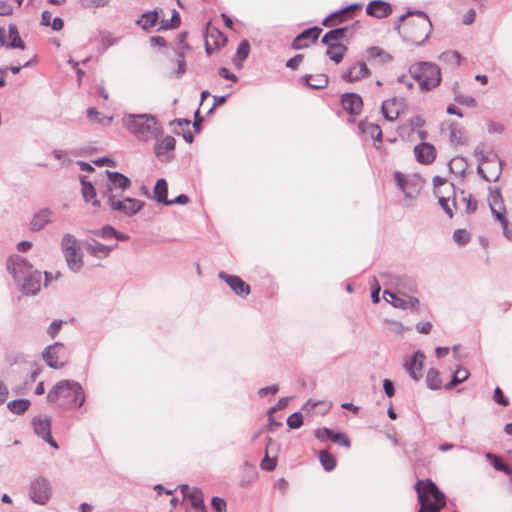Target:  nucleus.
<instances>
[{
	"mask_svg": "<svg viewBox=\"0 0 512 512\" xmlns=\"http://www.w3.org/2000/svg\"><path fill=\"white\" fill-rule=\"evenodd\" d=\"M470 373L466 368L459 367L452 375L449 382L446 384H461L466 381Z\"/></svg>",
	"mask_w": 512,
	"mask_h": 512,
	"instance_id": "3c124183",
	"label": "nucleus"
},
{
	"mask_svg": "<svg viewBox=\"0 0 512 512\" xmlns=\"http://www.w3.org/2000/svg\"><path fill=\"white\" fill-rule=\"evenodd\" d=\"M493 399L497 404L507 406L509 404L508 398L504 395L499 386H496L493 394Z\"/></svg>",
	"mask_w": 512,
	"mask_h": 512,
	"instance_id": "680f3d73",
	"label": "nucleus"
},
{
	"mask_svg": "<svg viewBox=\"0 0 512 512\" xmlns=\"http://www.w3.org/2000/svg\"><path fill=\"white\" fill-rule=\"evenodd\" d=\"M30 401L28 399H17L7 403L9 411L16 415H21L28 410Z\"/></svg>",
	"mask_w": 512,
	"mask_h": 512,
	"instance_id": "79ce46f5",
	"label": "nucleus"
},
{
	"mask_svg": "<svg viewBox=\"0 0 512 512\" xmlns=\"http://www.w3.org/2000/svg\"><path fill=\"white\" fill-rule=\"evenodd\" d=\"M358 128L363 134H367L372 139H374L375 143H382V130L378 124L369 122L367 120H361L358 124ZM375 146L378 148L376 144Z\"/></svg>",
	"mask_w": 512,
	"mask_h": 512,
	"instance_id": "c756f323",
	"label": "nucleus"
},
{
	"mask_svg": "<svg viewBox=\"0 0 512 512\" xmlns=\"http://www.w3.org/2000/svg\"><path fill=\"white\" fill-rule=\"evenodd\" d=\"M214 34L217 36V40H215V48L219 49L221 46H224L227 42L226 37L216 28L211 29L210 36L214 38Z\"/></svg>",
	"mask_w": 512,
	"mask_h": 512,
	"instance_id": "69168bd1",
	"label": "nucleus"
},
{
	"mask_svg": "<svg viewBox=\"0 0 512 512\" xmlns=\"http://www.w3.org/2000/svg\"><path fill=\"white\" fill-rule=\"evenodd\" d=\"M416 160L421 164H431L436 158L435 147L428 142H421L414 147Z\"/></svg>",
	"mask_w": 512,
	"mask_h": 512,
	"instance_id": "5701e85b",
	"label": "nucleus"
},
{
	"mask_svg": "<svg viewBox=\"0 0 512 512\" xmlns=\"http://www.w3.org/2000/svg\"><path fill=\"white\" fill-rule=\"evenodd\" d=\"M279 449V444L275 442L271 437L266 438V451L265 457L261 461V468L265 471H272L276 467V457L271 458L269 453L271 451H277Z\"/></svg>",
	"mask_w": 512,
	"mask_h": 512,
	"instance_id": "c85d7f7f",
	"label": "nucleus"
},
{
	"mask_svg": "<svg viewBox=\"0 0 512 512\" xmlns=\"http://www.w3.org/2000/svg\"><path fill=\"white\" fill-rule=\"evenodd\" d=\"M154 199L163 205L168 203V184L164 178H160L156 181L153 189Z\"/></svg>",
	"mask_w": 512,
	"mask_h": 512,
	"instance_id": "c9c22d12",
	"label": "nucleus"
},
{
	"mask_svg": "<svg viewBox=\"0 0 512 512\" xmlns=\"http://www.w3.org/2000/svg\"><path fill=\"white\" fill-rule=\"evenodd\" d=\"M468 166L467 160L464 157H455L449 162V168L454 173H464Z\"/></svg>",
	"mask_w": 512,
	"mask_h": 512,
	"instance_id": "09e8293b",
	"label": "nucleus"
},
{
	"mask_svg": "<svg viewBox=\"0 0 512 512\" xmlns=\"http://www.w3.org/2000/svg\"><path fill=\"white\" fill-rule=\"evenodd\" d=\"M181 18L180 14L174 9L170 19H163L159 30H171L175 29L180 25Z\"/></svg>",
	"mask_w": 512,
	"mask_h": 512,
	"instance_id": "a18cd8bd",
	"label": "nucleus"
},
{
	"mask_svg": "<svg viewBox=\"0 0 512 512\" xmlns=\"http://www.w3.org/2000/svg\"><path fill=\"white\" fill-rule=\"evenodd\" d=\"M218 277L223 280L230 289L238 296L245 297L251 292L250 286L239 276L230 275L226 272H219Z\"/></svg>",
	"mask_w": 512,
	"mask_h": 512,
	"instance_id": "6ab92c4d",
	"label": "nucleus"
},
{
	"mask_svg": "<svg viewBox=\"0 0 512 512\" xmlns=\"http://www.w3.org/2000/svg\"><path fill=\"white\" fill-rule=\"evenodd\" d=\"M47 398L59 406L81 407L85 401L82 386H53Z\"/></svg>",
	"mask_w": 512,
	"mask_h": 512,
	"instance_id": "423d86ee",
	"label": "nucleus"
},
{
	"mask_svg": "<svg viewBox=\"0 0 512 512\" xmlns=\"http://www.w3.org/2000/svg\"><path fill=\"white\" fill-rule=\"evenodd\" d=\"M420 189V179L413 177L409 179V182L402 191V193L405 195L406 198L414 199L419 194Z\"/></svg>",
	"mask_w": 512,
	"mask_h": 512,
	"instance_id": "37998d69",
	"label": "nucleus"
},
{
	"mask_svg": "<svg viewBox=\"0 0 512 512\" xmlns=\"http://www.w3.org/2000/svg\"><path fill=\"white\" fill-rule=\"evenodd\" d=\"M158 21V12L156 10L154 11H147L142 14L141 19L137 21V24L142 27L143 30L149 31L151 28H153Z\"/></svg>",
	"mask_w": 512,
	"mask_h": 512,
	"instance_id": "e433bc0d",
	"label": "nucleus"
},
{
	"mask_svg": "<svg viewBox=\"0 0 512 512\" xmlns=\"http://www.w3.org/2000/svg\"><path fill=\"white\" fill-rule=\"evenodd\" d=\"M347 50V46L340 44L333 48H327L325 55L335 64H339L343 60Z\"/></svg>",
	"mask_w": 512,
	"mask_h": 512,
	"instance_id": "58836bf2",
	"label": "nucleus"
},
{
	"mask_svg": "<svg viewBox=\"0 0 512 512\" xmlns=\"http://www.w3.org/2000/svg\"><path fill=\"white\" fill-rule=\"evenodd\" d=\"M176 54L179 58L177 60V68L174 70L173 74L176 78H180L185 74L187 65L184 59V53L178 50L176 51Z\"/></svg>",
	"mask_w": 512,
	"mask_h": 512,
	"instance_id": "5fc2aeb1",
	"label": "nucleus"
},
{
	"mask_svg": "<svg viewBox=\"0 0 512 512\" xmlns=\"http://www.w3.org/2000/svg\"><path fill=\"white\" fill-rule=\"evenodd\" d=\"M321 32L322 29L318 26L303 30L293 39L291 48L294 50L308 48L310 43H315L318 40Z\"/></svg>",
	"mask_w": 512,
	"mask_h": 512,
	"instance_id": "2eb2a0df",
	"label": "nucleus"
},
{
	"mask_svg": "<svg viewBox=\"0 0 512 512\" xmlns=\"http://www.w3.org/2000/svg\"><path fill=\"white\" fill-rule=\"evenodd\" d=\"M319 459L326 471H332L336 467V460L334 456L326 450L320 451Z\"/></svg>",
	"mask_w": 512,
	"mask_h": 512,
	"instance_id": "de8ad7c7",
	"label": "nucleus"
},
{
	"mask_svg": "<svg viewBox=\"0 0 512 512\" xmlns=\"http://www.w3.org/2000/svg\"><path fill=\"white\" fill-rule=\"evenodd\" d=\"M8 38L9 41H6L5 47L10 49H25V43L20 37L17 26L13 23L8 25Z\"/></svg>",
	"mask_w": 512,
	"mask_h": 512,
	"instance_id": "7c9ffc66",
	"label": "nucleus"
},
{
	"mask_svg": "<svg viewBox=\"0 0 512 512\" xmlns=\"http://www.w3.org/2000/svg\"><path fill=\"white\" fill-rule=\"evenodd\" d=\"M397 104L398 100L396 98H391L382 102L381 112L387 121L392 122L399 117L400 111L396 107Z\"/></svg>",
	"mask_w": 512,
	"mask_h": 512,
	"instance_id": "2f4dec72",
	"label": "nucleus"
},
{
	"mask_svg": "<svg viewBox=\"0 0 512 512\" xmlns=\"http://www.w3.org/2000/svg\"><path fill=\"white\" fill-rule=\"evenodd\" d=\"M181 493L184 496V499L190 500V502H201L204 499L203 492L201 489L196 487H189L184 484L180 487Z\"/></svg>",
	"mask_w": 512,
	"mask_h": 512,
	"instance_id": "ea45409f",
	"label": "nucleus"
},
{
	"mask_svg": "<svg viewBox=\"0 0 512 512\" xmlns=\"http://www.w3.org/2000/svg\"><path fill=\"white\" fill-rule=\"evenodd\" d=\"M439 60L454 67H459L462 57L458 51H444L439 55Z\"/></svg>",
	"mask_w": 512,
	"mask_h": 512,
	"instance_id": "c03bdc74",
	"label": "nucleus"
},
{
	"mask_svg": "<svg viewBox=\"0 0 512 512\" xmlns=\"http://www.w3.org/2000/svg\"><path fill=\"white\" fill-rule=\"evenodd\" d=\"M315 437L320 441L330 440L334 443H337L347 448L351 446V441L345 433L333 432L331 429L327 427L317 429L315 431Z\"/></svg>",
	"mask_w": 512,
	"mask_h": 512,
	"instance_id": "aec40b11",
	"label": "nucleus"
},
{
	"mask_svg": "<svg viewBox=\"0 0 512 512\" xmlns=\"http://www.w3.org/2000/svg\"><path fill=\"white\" fill-rule=\"evenodd\" d=\"M370 286H371V300L373 303H378L380 301V283L376 276H372L370 280Z\"/></svg>",
	"mask_w": 512,
	"mask_h": 512,
	"instance_id": "6e6d98bb",
	"label": "nucleus"
},
{
	"mask_svg": "<svg viewBox=\"0 0 512 512\" xmlns=\"http://www.w3.org/2000/svg\"><path fill=\"white\" fill-rule=\"evenodd\" d=\"M358 24L359 22L356 21L351 27H338L327 31L321 39L322 44L326 45L327 48H333L334 46L340 45L341 43L338 42L347 40V32L350 30L353 32V29L358 26Z\"/></svg>",
	"mask_w": 512,
	"mask_h": 512,
	"instance_id": "f3484780",
	"label": "nucleus"
},
{
	"mask_svg": "<svg viewBox=\"0 0 512 512\" xmlns=\"http://www.w3.org/2000/svg\"><path fill=\"white\" fill-rule=\"evenodd\" d=\"M118 247L117 243H114L113 245H105L100 242H98L95 239H91L87 242L86 249L88 253L96 258L103 259L109 256L111 251L116 249Z\"/></svg>",
	"mask_w": 512,
	"mask_h": 512,
	"instance_id": "bb28decb",
	"label": "nucleus"
},
{
	"mask_svg": "<svg viewBox=\"0 0 512 512\" xmlns=\"http://www.w3.org/2000/svg\"><path fill=\"white\" fill-rule=\"evenodd\" d=\"M62 325H63L62 320H58V319L53 320L47 329V334L51 338H55L56 335L59 333Z\"/></svg>",
	"mask_w": 512,
	"mask_h": 512,
	"instance_id": "052dcab7",
	"label": "nucleus"
},
{
	"mask_svg": "<svg viewBox=\"0 0 512 512\" xmlns=\"http://www.w3.org/2000/svg\"><path fill=\"white\" fill-rule=\"evenodd\" d=\"M358 66H359L358 71H355L356 66H353L352 68L343 72L342 79L346 82L352 83V82L359 81L363 78H367L370 75V70L368 69L365 62H359Z\"/></svg>",
	"mask_w": 512,
	"mask_h": 512,
	"instance_id": "cd10ccee",
	"label": "nucleus"
},
{
	"mask_svg": "<svg viewBox=\"0 0 512 512\" xmlns=\"http://www.w3.org/2000/svg\"><path fill=\"white\" fill-rule=\"evenodd\" d=\"M212 508L216 512H224L226 509V503L222 498L213 497L211 501Z\"/></svg>",
	"mask_w": 512,
	"mask_h": 512,
	"instance_id": "774afa93",
	"label": "nucleus"
},
{
	"mask_svg": "<svg viewBox=\"0 0 512 512\" xmlns=\"http://www.w3.org/2000/svg\"><path fill=\"white\" fill-rule=\"evenodd\" d=\"M453 240L459 245H465L470 241V234L465 229H457L453 232Z\"/></svg>",
	"mask_w": 512,
	"mask_h": 512,
	"instance_id": "13d9d810",
	"label": "nucleus"
},
{
	"mask_svg": "<svg viewBox=\"0 0 512 512\" xmlns=\"http://www.w3.org/2000/svg\"><path fill=\"white\" fill-rule=\"evenodd\" d=\"M6 269L24 296L37 295L42 287V272L23 256L12 254L6 260Z\"/></svg>",
	"mask_w": 512,
	"mask_h": 512,
	"instance_id": "f257e3e1",
	"label": "nucleus"
},
{
	"mask_svg": "<svg viewBox=\"0 0 512 512\" xmlns=\"http://www.w3.org/2000/svg\"><path fill=\"white\" fill-rule=\"evenodd\" d=\"M486 457L491 460V464L495 470L504 472L507 475L512 474V469L507 464L503 463L500 457L492 453H487Z\"/></svg>",
	"mask_w": 512,
	"mask_h": 512,
	"instance_id": "49530a36",
	"label": "nucleus"
},
{
	"mask_svg": "<svg viewBox=\"0 0 512 512\" xmlns=\"http://www.w3.org/2000/svg\"><path fill=\"white\" fill-rule=\"evenodd\" d=\"M366 53H367L368 60L379 58L381 63H386V62L391 61V59H392V57L389 53H387L386 51H384L383 49H381L377 46L369 47L366 50Z\"/></svg>",
	"mask_w": 512,
	"mask_h": 512,
	"instance_id": "a19ab883",
	"label": "nucleus"
},
{
	"mask_svg": "<svg viewBox=\"0 0 512 512\" xmlns=\"http://www.w3.org/2000/svg\"><path fill=\"white\" fill-rule=\"evenodd\" d=\"M5 361L9 366H19V372L29 375L31 382H36L43 368L34 360L20 352L10 351L5 355Z\"/></svg>",
	"mask_w": 512,
	"mask_h": 512,
	"instance_id": "9d476101",
	"label": "nucleus"
},
{
	"mask_svg": "<svg viewBox=\"0 0 512 512\" xmlns=\"http://www.w3.org/2000/svg\"><path fill=\"white\" fill-rule=\"evenodd\" d=\"M154 154L161 161H170L172 156L166 154V152L173 151L175 149L176 140L172 136H166L163 139L155 140Z\"/></svg>",
	"mask_w": 512,
	"mask_h": 512,
	"instance_id": "4be33fe9",
	"label": "nucleus"
},
{
	"mask_svg": "<svg viewBox=\"0 0 512 512\" xmlns=\"http://www.w3.org/2000/svg\"><path fill=\"white\" fill-rule=\"evenodd\" d=\"M409 74L418 82L419 88L423 92L430 91L441 83V70L435 63L420 61L409 67Z\"/></svg>",
	"mask_w": 512,
	"mask_h": 512,
	"instance_id": "39448f33",
	"label": "nucleus"
},
{
	"mask_svg": "<svg viewBox=\"0 0 512 512\" xmlns=\"http://www.w3.org/2000/svg\"><path fill=\"white\" fill-rule=\"evenodd\" d=\"M249 53H250V43L248 40L246 39H243L239 44H238V47H237V50H236V53L235 55L233 56V64L238 67V68H241L242 65H243V62L248 58L249 56Z\"/></svg>",
	"mask_w": 512,
	"mask_h": 512,
	"instance_id": "72a5a7b5",
	"label": "nucleus"
},
{
	"mask_svg": "<svg viewBox=\"0 0 512 512\" xmlns=\"http://www.w3.org/2000/svg\"><path fill=\"white\" fill-rule=\"evenodd\" d=\"M87 117L91 122L101 124L102 126H110L113 121L112 116H103L94 107H90L87 109Z\"/></svg>",
	"mask_w": 512,
	"mask_h": 512,
	"instance_id": "4c0bfd02",
	"label": "nucleus"
},
{
	"mask_svg": "<svg viewBox=\"0 0 512 512\" xmlns=\"http://www.w3.org/2000/svg\"><path fill=\"white\" fill-rule=\"evenodd\" d=\"M61 250L69 270L78 273L84 265L78 240L72 234L65 233L61 240Z\"/></svg>",
	"mask_w": 512,
	"mask_h": 512,
	"instance_id": "6e6552de",
	"label": "nucleus"
},
{
	"mask_svg": "<svg viewBox=\"0 0 512 512\" xmlns=\"http://www.w3.org/2000/svg\"><path fill=\"white\" fill-rule=\"evenodd\" d=\"M110 208L114 211H119L125 216L132 217L137 214L144 207L145 203L131 197H125L122 200L116 199L108 203Z\"/></svg>",
	"mask_w": 512,
	"mask_h": 512,
	"instance_id": "f8f14e48",
	"label": "nucleus"
},
{
	"mask_svg": "<svg viewBox=\"0 0 512 512\" xmlns=\"http://www.w3.org/2000/svg\"><path fill=\"white\" fill-rule=\"evenodd\" d=\"M64 351V345L55 342L47 346L42 352L43 361L46 365L53 369H59L64 366V362L59 361L60 353Z\"/></svg>",
	"mask_w": 512,
	"mask_h": 512,
	"instance_id": "a211bd4d",
	"label": "nucleus"
},
{
	"mask_svg": "<svg viewBox=\"0 0 512 512\" xmlns=\"http://www.w3.org/2000/svg\"><path fill=\"white\" fill-rule=\"evenodd\" d=\"M54 213L49 208H42L36 213H34L31 221H30V230L33 232H38L42 230L47 224L51 223L53 220Z\"/></svg>",
	"mask_w": 512,
	"mask_h": 512,
	"instance_id": "b1692460",
	"label": "nucleus"
},
{
	"mask_svg": "<svg viewBox=\"0 0 512 512\" xmlns=\"http://www.w3.org/2000/svg\"><path fill=\"white\" fill-rule=\"evenodd\" d=\"M366 13L375 18H385L392 13V6L386 1L373 0L367 4Z\"/></svg>",
	"mask_w": 512,
	"mask_h": 512,
	"instance_id": "393cba45",
	"label": "nucleus"
},
{
	"mask_svg": "<svg viewBox=\"0 0 512 512\" xmlns=\"http://www.w3.org/2000/svg\"><path fill=\"white\" fill-rule=\"evenodd\" d=\"M447 125H448L449 132H450V134H449L450 142L454 145L462 144V141H461L462 133H461V130L457 127V124L452 121H449V122H447Z\"/></svg>",
	"mask_w": 512,
	"mask_h": 512,
	"instance_id": "603ef678",
	"label": "nucleus"
},
{
	"mask_svg": "<svg viewBox=\"0 0 512 512\" xmlns=\"http://www.w3.org/2000/svg\"><path fill=\"white\" fill-rule=\"evenodd\" d=\"M122 124L140 142H148L151 139L158 140L164 135V130L159 125L157 117L152 114H125Z\"/></svg>",
	"mask_w": 512,
	"mask_h": 512,
	"instance_id": "7ed1b4c3",
	"label": "nucleus"
},
{
	"mask_svg": "<svg viewBox=\"0 0 512 512\" xmlns=\"http://www.w3.org/2000/svg\"><path fill=\"white\" fill-rule=\"evenodd\" d=\"M425 359V354L418 350L413 354V356L404 360L403 367L408 372L412 380L419 381L422 378Z\"/></svg>",
	"mask_w": 512,
	"mask_h": 512,
	"instance_id": "ddd939ff",
	"label": "nucleus"
},
{
	"mask_svg": "<svg viewBox=\"0 0 512 512\" xmlns=\"http://www.w3.org/2000/svg\"><path fill=\"white\" fill-rule=\"evenodd\" d=\"M383 298L385 299L386 302L390 303L393 307L399 308L402 310H406L407 297H404V296L400 295L399 293L386 288L383 292Z\"/></svg>",
	"mask_w": 512,
	"mask_h": 512,
	"instance_id": "f704fd0d",
	"label": "nucleus"
},
{
	"mask_svg": "<svg viewBox=\"0 0 512 512\" xmlns=\"http://www.w3.org/2000/svg\"><path fill=\"white\" fill-rule=\"evenodd\" d=\"M407 300V306L406 310H411L413 312H418L420 307V301L418 298L414 297L413 294H410L409 296H406Z\"/></svg>",
	"mask_w": 512,
	"mask_h": 512,
	"instance_id": "338daca9",
	"label": "nucleus"
},
{
	"mask_svg": "<svg viewBox=\"0 0 512 512\" xmlns=\"http://www.w3.org/2000/svg\"><path fill=\"white\" fill-rule=\"evenodd\" d=\"M488 203L493 217L497 221H499L500 224H506V209L504 206L502 195L498 189L490 190Z\"/></svg>",
	"mask_w": 512,
	"mask_h": 512,
	"instance_id": "dca6fc26",
	"label": "nucleus"
},
{
	"mask_svg": "<svg viewBox=\"0 0 512 512\" xmlns=\"http://www.w3.org/2000/svg\"><path fill=\"white\" fill-rule=\"evenodd\" d=\"M301 79L304 84L315 90L324 89L329 83V78L325 74H318L315 76L306 74Z\"/></svg>",
	"mask_w": 512,
	"mask_h": 512,
	"instance_id": "473e14b6",
	"label": "nucleus"
},
{
	"mask_svg": "<svg viewBox=\"0 0 512 512\" xmlns=\"http://www.w3.org/2000/svg\"><path fill=\"white\" fill-rule=\"evenodd\" d=\"M395 30L398 31L403 41L415 46H422L429 39L433 26L426 12L408 10L399 17Z\"/></svg>",
	"mask_w": 512,
	"mask_h": 512,
	"instance_id": "f03ea898",
	"label": "nucleus"
},
{
	"mask_svg": "<svg viewBox=\"0 0 512 512\" xmlns=\"http://www.w3.org/2000/svg\"><path fill=\"white\" fill-rule=\"evenodd\" d=\"M105 174L107 176L106 185L101 191V195L107 199V203H110L122 196L123 192L131 186V180L117 171L106 170Z\"/></svg>",
	"mask_w": 512,
	"mask_h": 512,
	"instance_id": "1a4fd4ad",
	"label": "nucleus"
},
{
	"mask_svg": "<svg viewBox=\"0 0 512 512\" xmlns=\"http://www.w3.org/2000/svg\"><path fill=\"white\" fill-rule=\"evenodd\" d=\"M32 427L36 435L41 437L51 447L58 449L57 442L51 435V420L48 417H34Z\"/></svg>",
	"mask_w": 512,
	"mask_h": 512,
	"instance_id": "4468645a",
	"label": "nucleus"
},
{
	"mask_svg": "<svg viewBox=\"0 0 512 512\" xmlns=\"http://www.w3.org/2000/svg\"><path fill=\"white\" fill-rule=\"evenodd\" d=\"M454 101L457 104L464 105L470 108H475L477 106V101L474 97L469 95H464L461 92H457L454 98Z\"/></svg>",
	"mask_w": 512,
	"mask_h": 512,
	"instance_id": "864d4df0",
	"label": "nucleus"
},
{
	"mask_svg": "<svg viewBox=\"0 0 512 512\" xmlns=\"http://www.w3.org/2000/svg\"><path fill=\"white\" fill-rule=\"evenodd\" d=\"M379 277L386 288L399 293L402 296H409L418 291L417 283L414 278L405 274H395L392 272H381Z\"/></svg>",
	"mask_w": 512,
	"mask_h": 512,
	"instance_id": "0eeeda50",
	"label": "nucleus"
},
{
	"mask_svg": "<svg viewBox=\"0 0 512 512\" xmlns=\"http://www.w3.org/2000/svg\"><path fill=\"white\" fill-rule=\"evenodd\" d=\"M81 183V194L86 203H90L95 208H100L101 203L96 197V190L93 184L87 179V176H79Z\"/></svg>",
	"mask_w": 512,
	"mask_h": 512,
	"instance_id": "a878e982",
	"label": "nucleus"
},
{
	"mask_svg": "<svg viewBox=\"0 0 512 512\" xmlns=\"http://www.w3.org/2000/svg\"><path fill=\"white\" fill-rule=\"evenodd\" d=\"M419 512H440L445 507V495L431 479L418 480L415 485Z\"/></svg>",
	"mask_w": 512,
	"mask_h": 512,
	"instance_id": "20e7f679",
	"label": "nucleus"
},
{
	"mask_svg": "<svg viewBox=\"0 0 512 512\" xmlns=\"http://www.w3.org/2000/svg\"><path fill=\"white\" fill-rule=\"evenodd\" d=\"M340 103L345 111L350 115H358L363 108V100L360 95L354 92L342 94Z\"/></svg>",
	"mask_w": 512,
	"mask_h": 512,
	"instance_id": "412c9836",
	"label": "nucleus"
},
{
	"mask_svg": "<svg viewBox=\"0 0 512 512\" xmlns=\"http://www.w3.org/2000/svg\"><path fill=\"white\" fill-rule=\"evenodd\" d=\"M425 384H440L439 372L436 368H430L427 371Z\"/></svg>",
	"mask_w": 512,
	"mask_h": 512,
	"instance_id": "e2e57ef3",
	"label": "nucleus"
},
{
	"mask_svg": "<svg viewBox=\"0 0 512 512\" xmlns=\"http://www.w3.org/2000/svg\"><path fill=\"white\" fill-rule=\"evenodd\" d=\"M303 424L302 414L299 412H294L287 418V425L291 429H298Z\"/></svg>",
	"mask_w": 512,
	"mask_h": 512,
	"instance_id": "bf43d9fd",
	"label": "nucleus"
},
{
	"mask_svg": "<svg viewBox=\"0 0 512 512\" xmlns=\"http://www.w3.org/2000/svg\"><path fill=\"white\" fill-rule=\"evenodd\" d=\"M92 233L97 237L108 239L116 234V229L111 225H105L100 229L92 231Z\"/></svg>",
	"mask_w": 512,
	"mask_h": 512,
	"instance_id": "4d7b16f0",
	"label": "nucleus"
},
{
	"mask_svg": "<svg viewBox=\"0 0 512 512\" xmlns=\"http://www.w3.org/2000/svg\"><path fill=\"white\" fill-rule=\"evenodd\" d=\"M51 495V486L49 481L44 477H38L32 481L30 485V499L39 505L48 502Z\"/></svg>",
	"mask_w": 512,
	"mask_h": 512,
	"instance_id": "9b49d317",
	"label": "nucleus"
},
{
	"mask_svg": "<svg viewBox=\"0 0 512 512\" xmlns=\"http://www.w3.org/2000/svg\"><path fill=\"white\" fill-rule=\"evenodd\" d=\"M394 179H395V182H396V185L398 186V188L401 191H403L404 188L407 186L410 178H407L403 173H401L399 171H395Z\"/></svg>",
	"mask_w": 512,
	"mask_h": 512,
	"instance_id": "0e129e2a",
	"label": "nucleus"
},
{
	"mask_svg": "<svg viewBox=\"0 0 512 512\" xmlns=\"http://www.w3.org/2000/svg\"><path fill=\"white\" fill-rule=\"evenodd\" d=\"M498 164H499V167H498V171L493 174L492 176H488L483 168H482V165L478 164L477 166V174L483 179L485 180L486 182H495L499 179L500 175H501V172H502V166H503V161L501 159H498Z\"/></svg>",
	"mask_w": 512,
	"mask_h": 512,
	"instance_id": "8fccbe9b",
	"label": "nucleus"
}]
</instances>
